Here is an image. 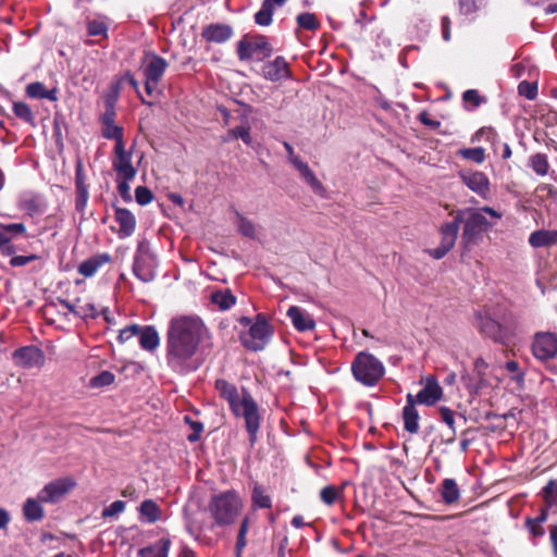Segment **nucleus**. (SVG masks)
Instances as JSON below:
<instances>
[{"instance_id":"nucleus-5","label":"nucleus","mask_w":557,"mask_h":557,"mask_svg":"<svg viewBox=\"0 0 557 557\" xmlns=\"http://www.w3.org/2000/svg\"><path fill=\"white\" fill-rule=\"evenodd\" d=\"M208 329L198 317L182 315L170 321L168 336L176 337L183 342L198 345L207 336Z\"/></svg>"},{"instance_id":"nucleus-33","label":"nucleus","mask_w":557,"mask_h":557,"mask_svg":"<svg viewBox=\"0 0 557 557\" xmlns=\"http://www.w3.org/2000/svg\"><path fill=\"white\" fill-rule=\"evenodd\" d=\"M139 515L141 521L154 523L160 519L161 510L156 502L146 499L140 504Z\"/></svg>"},{"instance_id":"nucleus-42","label":"nucleus","mask_w":557,"mask_h":557,"mask_svg":"<svg viewBox=\"0 0 557 557\" xmlns=\"http://www.w3.org/2000/svg\"><path fill=\"white\" fill-rule=\"evenodd\" d=\"M115 380V375L110 371H102L92 376L89 381V386L92 388H101L111 385Z\"/></svg>"},{"instance_id":"nucleus-27","label":"nucleus","mask_w":557,"mask_h":557,"mask_svg":"<svg viewBox=\"0 0 557 557\" xmlns=\"http://www.w3.org/2000/svg\"><path fill=\"white\" fill-rule=\"evenodd\" d=\"M110 261V256L107 253H101L94 256L87 260H84L78 265V273L82 274L85 277H91L94 276L97 271L102 267L103 264L108 263Z\"/></svg>"},{"instance_id":"nucleus-35","label":"nucleus","mask_w":557,"mask_h":557,"mask_svg":"<svg viewBox=\"0 0 557 557\" xmlns=\"http://www.w3.org/2000/svg\"><path fill=\"white\" fill-rule=\"evenodd\" d=\"M25 225L22 223L0 224V247L8 245L12 237L25 232Z\"/></svg>"},{"instance_id":"nucleus-64","label":"nucleus","mask_w":557,"mask_h":557,"mask_svg":"<svg viewBox=\"0 0 557 557\" xmlns=\"http://www.w3.org/2000/svg\"><path fill=\"white\" fill-rule=\"evenodd\" d=\"M442 34L444 40L448 41L450 39V20L447 16L442 18Z\"/></svg>"},{"instance_id":"nucleus-14","label":"nucleus","mask_w":557,"mask_h":557,"mask_svg":"<svg viewBox=\"0 0 557 557\" xmlns=\"http://www.w3.org/2000/svg\"><path fill=\"white\" fill-rule=\"evenodd\" d=\"M442 240L438 247L428 249L426 252L435 260L444 258L455 246L457 228L455 223H445L441 227Z\"/></svg>"},{"instance_id":"nucleus-26","label":"nucleus","mask_w":557,"mask_h":557,"mask_svg":"<svg viewBox=\"0 0 557 557\" xmlns=\"http://www.w3.org/2000/svg\"><path fill=\"white\" fill-rule=\"evenodd\" d=\"M171 547V540L162 537L157 542L147 545L138 550V557H168Z\"/></svg>"},{"instance_id":"nucleus-50","label":"nucleus","mask_w":557,"mask_h":557,"mask_svg":"<svg viewBox=\"0 0 557 557\" xmlns=\"http://www.w3.org/2000/svg\"><path fill=\"white\" fill-rule=\"evenodd\" d=\"M135 198L140 206H145L152 201L153 196L147 187L138 186L135 189Z\"/></svg>"},{"instance_id":"nucleus-25","label":"nucleus","mask_w":557,"mask_h":557,"mask_svg":"<svg viewBox=\"0 0 557 557\" xmlns=\"http://www.w3.org/2000/svg\"><path fill=\"white\" fill-rule=\"evenodd\" d=\"M44 502L39 499V495L36 498L29 497L23 505V516L28 522H37L44 519L45 510L42 507Z\"/></svg>"},{"instance_id":"nucleus-31","label":"nucleus","mask_w":557,"mask_h":557,"mask_svg":"<svg viewBox=\"0 0 557 557\" xmlns=\"http://www.w3.org/2000/svg\"><path fill=\"white\" fill-rule=\"evenodd\" d=\"M210 300L220 310H228L236 304V297L228 288L212 292Z\"/></svg>"},{"instance_id":"nucleus-40","label":"nucleus","mask_w":557,"mask_h":557,"mask_svg":"<svg viewBox=\"0 0 557 557\" xmlns=\"http://www.w3.org/2000/svg\"><path fill=\"white\" fill-rule=\"evenodd\" d=\"M102 136L107 139H113L115 141L114 147L124 146V131L123 127L116 124L106 125L102 128Z\"/></svg>"},{"instance_id":"nucleus-46","label":"nucleus","mask_w":557,"mask_h":557,"mask_svg":"<svg viewBox=\"0 0 557 557\" xmlns=\"http://www.w3.org/2000/svg\"><path fill=\"white\" fill-rule=\"evenodd\" d=\"M460 154L462 158L472 160L475 163H482L485 159V151L481 147L462 149Z\"/></svg>"},{"instance_id":"nucleus-51","label":"nucleus","mask_w":557,"mask_h":557,"mask_svg":"<svg viewBox=\"0 0 557 557\" xmlns=\"http://www.w3.org/2000/svg\"><path fill=\"white\" fill-rule=\"evenodd\" d=\"M98 315V311L94 304L88 302L79 306L77 309V317L82 319H95Z\"/></svg>"},{"instance_id":"nucleus-29","label":"nucleus","mask_w":557,"mask_h":557,"mask_svg":"<svg viewBox=\"0 0 557 557\" xmlns=\"http://www.w3.org/2000/svg\"><path fill=\"white\" fill-rule=\"evenodd\" d=\"M109 18L103 15L88 18L86 22L87 34L92 37L108 38Z\"/></svg>"},{"instance_id":"nucleus-22","label":"nucleus","mask_w":557,"mask_h":557,"mask_svg":"<svg viewBox=\"0 0 557 557\" xmlns=\"http://www.w3.org/2000/svg\"><path fill=\"white\" fill-rule=\"evenodd\" d=\"M114 219L119 224L120 238L129 237L136 227V219L134 214L124 208H115Z\"/></svg>"},{"instance_id":"nucleus-23","label":"nucleus","mask_w":557,"mask_h":557,"mask_svg":"<svg viewBox=\"0 0 557 557\" xmlns=\"http://www.w3.org/2000/svg\"><path fill=\"white\" fill-rule=\"evenodd\" d=\"M405 430L414 434L419 430V413L416 409V399L412 394L407 395V404L403 409Z\"/></svg>"},{"instance_id":"nucleus-10","label":"nucleus","mask_w":557,"mask_h":557,"mask_svg":"<svg viewBox=\"0 0 557 557\" xmlns=\"http://www.w3.org/2000/svg\"><path fill=\"white\" fill-rule=\"evenodd\" d=\"M133 147L126 150L125 145L114 147L112 157V168L117 178L134 180L137 174V168L132 162Z\"/></svg>"},{"instance_id":"nucleus-56","label":"nucleus","mask_w":557,"mask_h":557,"mask_svg":"<svg viewBox=\"0 0 557 557\" xmlns=\"http://www.w3.org/2000/svg\"><path fill=\"white\" fill-rule=\"evenodd\" d=\"M121 82L124 84V83H127L129 86H132L135 91L137 92V95L139 96L140 100L143 103L145 104H148V106H151L150 102L146 101L144 99V97L141 96L140 91H139V85H138V82L136 81V78L134 77L133 74H131L129 72L125 73L124 76L121 78Z\"/></svg>"},{"instance_id":"nucleus-3","label":"nucleus","mask_w":557,"mask_h":557,"mask_svg":"<svg viewBox=\"0 0 557 557\" xmlns=\"http://www.w3.org/2000/svg\"><path fill=\"white\" fill-rule=\"evenodd\" d=\"M243 507L244 503L238 493L226 491L210 498L208 511L216 525L225 527L235 522Z\"/></svg>"},{"instance_id":"nucleus-2","label":"nucleus","mask_w":557,"mask_h":557,"mask_svg":"<svg viewBox=\"0 0 557 557\" xmlns=\"http://www.w3.org/2000/svg\"><path fill=\"white\" fill-rule=\"evenodd\" d=\"M485 214H488L495 220L503 218L502 212L491 207L480 209L466 208L450 213L454 219L449 223L456 224L457 233L459 232L460 223H463L461 240L465 246L470 247L479 245L483 239L484 233L494 226V223L490 222Z\"/></svg>"},{"instance_id":"nucleus-7","label":"nucleus","mask_w":557,"mask_h":557,"mask_svg":"<svg viewBox=\"0 0 557 557\" xmlns=\"http://www.w3.org/2000/svg\"><path fill=\"white\" fill-rule=\"evenodd\" d=\"M272 336V327L262 315H257L256 321L246 333L240 335L243 345L252 351L262 350Z\"/></svg>"},{"instance_id":"nucleus-30","label":"nucleus","mask_w":557,"mask_h":557,"mask_svg":"<svg viewBox=\"0 0 557 557\" xmlns=\"http://www.w3.org/2000/svg\"><path fill=\"white\" fill-rule=\"evenodd\" d=\"M26 95L34 99H48L50 101L58 100L57 89L48 90L45 85L40 82H34L27 85Z\"/></svg>"},{"instance_id":"nucleus-38","label":"nucleus","mask_w":557,"mask_h":557,"mask_svg":"<svg viewBox=\"0 0 557 557\" xmlns=\"http://www.w3.org/2000/svg\"><path fill=\"white\" fill-rule=\"evenodd\" d=\"M529 166L540 176H545L549 170L547 156L544 153H534L529 158Z\"/></svg>"},{"instance_id":"nucleus-9","label":"nucleus","mask_w":557,"mask_h":557,"mask_svg":"<svg viewBox=\"0 0 557 557\" xmlns=\"http://www.w3.org/2000/svg\"><path fill=\"white\" fill-rule=\"evenodd\" d=\"M272 49L264 37L244 38L238 42L237 54L242 61H262L270 57Z\"/></svg>"},{"instance_id":"nucleus-63","label":"nucleus","mask_w":557,"mask_h":557,"mask_svg":"<svg viewBox=\"0 0 557 557\" xmlns=\"http://www.w3.org/2000/svg\"><path fill=\"white\" fill-rule=\"evenodd\" d=\"M88 201V190H83L81 194H76V209L77 211H84Z\"/></svg>"},{"instance_id":"nucleus-11","label":"nucleus","mask_w":557,"mask_h":557,"mask_svg":"<svg viewBox=\"0 0 557 557\" xmlns=\"http://www.w3.org/2000/svg\"><path fill=\"white\" fill-rule=\"evenodd\" d=\"M75 482L70 478H61L47 483L38 493L39 499L47 504L59 503L73 487Z\"/></svg>"},{"instance_id":"nucleus-52","label":"nucleus","mask_w":557,"mask_h":557,"mask_svg":"<svg viewBox=\"0 0 557 557\" xmlns=\"http://www.w3.org/2000/svg\"><path fill=\"white\" fill-rule=\"evenodd\" d=\"M543 496L549 504L557 502V483H555V481L552 480L545 485Z\"/></svg>"},{"instance_id":"nucleus-47","label":"nucleus","mask_w":557,"mask_h":557,"mask_svg":"<svg viewBox=\"0 0 557 557\" xmlns=\"http://www.w3.org/2000/svg\"><path fill=\"white\" fill-rule=\"evenodd\" d=\"M341 492L333 485L325 486L320 493L321 500L326 505H333L338 498Z\"/></svg>"},{"instance_id":"nucleus-24","label":"nucleus","mask_w":557,"mask_h":557,"mask_svg":"<svg viewBox=\"0 0 557 557\" xmlns=\"http://www.w3.org/2000/svg\"><path fill=\"white\" fill-rule=\"evenodd\" d=\"M232 27L224 24L209 25L202 32V36L206 40L219 44L228 40L232 37Z\"/></svg>"},{"instance_id":"nucleus-37","label":"nucleus","mask_w":557,"mask_h":557,"mask_svg":"<svg viewBox=\"0 0 557 557\" xmlns=\"http://www.w3.org/2000/svg\"><path fill=\"white\" fill-rule=\"evenodd\" d=\"M273 11L272 0H263L260 10L255 14V22L260 26H269L272 23Z\"/></svg>"},{"instance_id":"nucleus-39","label":"nucleus","mask_w":557,"mask_h":557,"mask_svg":"<svg viewBox=\"0 0 557 557\" xmlns=\"http://www.w3.org/2000/svg\"><path fill=\"white\" fill-rule=\"evenodd\" d=\"M13 112L20 120L24 121L25 123L35 126L36 125V117L30 109V107L25 102H14L13 103Z\"/></svg>"},{"instance_id":"nucleus-54","label":"nucleus","mask_w":557,"mask_h":557,"mask_svg":"<svg viewBox=\"0 0 557 557\" xmlns=\"http://www.w3.org/2000/svg\"><path fill=\"white\" fill-rule=\"evenodd\" d=\"M139 331H140V327L138 325H136V324H133V325L124 327L119 333V337H117L119 342L121 344L127 342L128 339H131L135 335H138Z\"/></svg>"},{"instance_id":"nucleus-41","label":"nucleus","mask_w":557,"mask_h":557,"mask_svg":"<svg viewBox=\"0 0 557 557\" xmlns=\"http://www.w3.org/2000/svg\"><path fill=\"white\" fill-rule=\"evenodd\" d=\"M237 228L239 233L248 238H256L257 236V228L256 225L245 216L237 213Z\"/></svg>"},{"instance_id":"nucleus-32","label":"nucleus","mask_w":557,"mask_h":557,"mask_svg":"<svg viewBox=\"0 0 557 557\" xmlns=\"http://www.w3.org/2000/svg\"><path fill=\"white\" fill-rule=\"evenodd\" d=\"M139 345L143 349L152 351L160 343V337L157 330L153 326H146L140 329L139 333Z\"/></svg>"},{"instance_id":"nucleus-8","label":"nucleus","mask_w":557,"mask_h":557,"mask_svg":"<svg viewBox=\"0 0 557 557\" xmlns=\"http://www.w3.org/2000/svg\"><path fill=\"white\" fill-rule=\"evenodd\" d=\"M157 260L150 249L140 244L137 248L133 272L144 283H149L156 277Z\"/></svg>"},{"instance_id":"nucleus-21","label":"nucleus","mask_w":557,"mask_h":557,"mask_svg":"<svg viewBox=\"0 0 557 557\" xmlns=\"http://www.w3.org/2000/svg\"><path fill=\"white\" fill-rule=\"evenodd\" d=\"M263 76L271 82L288 78L290 73L285 59L276 57L274 61L267 63L263 66Z\"/></svg>"},{"instance_id":"nucleus-45","label":"nucleus","mask_w":557,"mask_h":557,"mask_svg":"<svg viewBox=\"0 0 557 557\" xmlns=\"http://www.w3.org/2000/svg\"><path fill=\"white\" fill-rule=\"evenodd\" d=\"M297 23L299 27L308 29V30H314L319 27V22L314 14L312 13H301L297 16Z\"/></svg>"},{"instance_id":"nucleus-58","label":"nucleus","mask_w":557,"mask_h":557,"mask_svg":"<svg viewBox=\"0 0 557 557\" xmlns=\"http://www.w3.org/2000/svg\"><path fill=\"white\" fill-rule=\"evenodd\" d=\"M440 413H441L442 420L449 426V429L455 434V419H454L455 413H454V411L447 407H442L440 409Z\"/></svg>"},{"instance_id":"nucleus-48","label":"nucleus","mask_w":557,"mask_h":557,"mask_svg":"<svg viewBox=\"0 0 557 557\" xmlns=\"http://www.w3.org/2000/svg\"><path fill=\"white\" fill-rule=\"evenodd\" d=\"M125 502L123 500H115L112 504H110L108 507H106L102 510V517L103 518H112L120 513H122L125 510Z\"/></svg>"},{"instance_id":"nucleus-19","label":"nucleus","mask_w":557,"mask_h":557,"mask_svg":"<svg viewBox=\"0 0 557 557\" xmlns=\"http://www.w3.org/2000/svg\"><path fill=\"white\" fill-rule=\"evenodd\" d=\"M443 395L442 387L434 377H428L425 386L414 397L416 404L432 406L441 399Z\"/></svg>"},{"instance_id":"nucleus-16","label":"nucleus","mask_w":557,"mask_h":557,"mask_svg":"<svg viewBox=\"0 0 557 557\" xmlns=\"http://www.w3.org/2000/svg\"><path fill=\"white\" fill-rule=\"evenodd\" d=\"M12 357L16 366L27 369L38 367L44 361L42 351L33 345L16 349Z\"/></svg>"},{"instance_id":"nucleus-55","label":"nucleus","mask_w":557,"mask_h":557,"mask_svg":"<svg viewBox=\"0 0 557 557\" xmlns=\"http://www.w3.org/2000/svg\"><path fill=\"white\" fill-rule=\"evenodd\" d=\"M525 525L534 539L541 537L545 534L543 524L535 522L532 518H528L525 520Z\"/></svg>"},{"instance_id":"nucleus-59","label":"nucleus","mask_w":557,"mask_h":557,"mask_svg":"<svg viewBox=\"0 0 557 557\" xmlns=\"http://www.w3.org/2000/svg\"><path fill=\"white\" fill-rule=\"evenodd\" d=\"M459 8L465 15H471L479 9L475 0H459Z\"/></svg>"},{"instance_id":"nucleus-17","label":"nucleus","mask_w":557,"mask_h":557,"mask_svg":"<svg viewBox=\"0 0 557 557\" xmlns=\"http://www.w3.org/2000/svg\"><path fill=\"white\" fill-rule=\"evenodd\" d=\"M292 164L297 169L302 180L310 186V188L315 195L320 197H325V187L318 180V177L309 168L307 162H304L299 157H293Z\"/></svg>"},{"instance_id":"nucleus-4","label":"nucleus","mask_w":557,"mask_h":557,"mask_svg":"<svg viewBox=\"0 0 557 557\" xmlns=\"http://www.w3.org/2000/svg\"><path fill=\"white\" fill-rule=\"evenodd\" d=\"M351 373L357 382L372 387L379 383L385 373L384 364L370 352H358L351 363Z\"/></svg>"},{"instance_id":"nucleus-36","label":"nucleus","mask_w":557,"mask_h":557,"mask_svg":"<svg viewBox=\"0 0 557 557\" xmlns=\"http://www.w3.org/2000/svg\"><path fill=\"white\" fill-rule=\"evenodd\" d=\"M251 502H252V506L255 508L264 509V508H271V506H272V500H271L270 495H268L265 493L264 487L259 484H255V486L252 488Z\"/></svg>"},{"instance_id":"nucleus-43","label":"nucleus","mask_w":557,"mask_h":557,"mask_svg":"<svg viewBox=\"0 0 557 557\" xmlns=\"http://www.w3.org/2000/svg\"><path fill=\"white\" fill-rule=\"evenodd\" d=\"M518 92L520 96L525 97L528 100H533L537 96V83L522 81L518 85Z\"/></svg>"},{"instance_id":"nucleus-34","label":"nucleus","mask_w":557,"mask_h":557,"mask_svg":"<svg viewBox=\"0 0 557 557\" xmlns=\"http://www.w3.org/2000/svg\"><path fill=\"white\" fill-rule=\"evenodd\" d=\"M441 496L445 504H454L460 498V490L454 479H444L441 485Z\"/></svg>"},{"instance_id":"nucleus-44","label":"nucleus","mask_w":557,"mask_h":557,"mask_svg":"<svg viewBox=\"0 0 557 557\" xmlns=\"http://www.w3.org/2000/svg\"><path fill=\"white\" fill-rule=\"evenodd\" d=\"M533 71H535L534 66L527 59L521 62L512 64L510 67V72L512 76L516 78L523 76L525 73H528V75L532 77Z\"/></svg>"},{"instance_id":"nucleus-20","label":"nucleus","mask_w":557,"mask_h":557,"mask_svg":"<svg viewBox=\"0 0 557 557\" xmlns=\"http://www.w3.org/2000/svg\"><path fill=\"white\" fill-rule=\"evenodd\" d=\"M146 65L144 67V75H145V78H148L150 81H154V82H158L161 79V77L163 76L166 67H168V62L157 55V54H148L146 57Z\"/></svg>"},{"instance_id":"nucleus-13","label":"nucleus","mask_w":557,"mask_h":557,"mask_svg":"<svg viewBox=\"0 0 557 557\" xmlns=\"http://www.w3.org/2000/svg\"><path fill=\"white\" fill-rule=\"evenodd\" d=\"M475 319L481 333L496 342L503 339V326L490 308L478 311Z\"/></svg>"},{"instance_id":"nucleus-57","label":"nucleus","mask_w":557,"mask_h":557,"mask_svg":"<svg viewBox=\"0 0 557 557\" xmlns=\"http://www.w3.org/2000/svg\"><path fill=\"white\" fill-rule=\"evenodd\" d=\"M505 368L507 371L513 373L512 380L518 383H521L524 377V373L520 371L519 363L515 360H510L506 362Z\"/></svg>"},{"instance_id":"nucleus-60","label":"nucleus","mask_w":557,"mask_h":557,"mask_svg":"<svg viewBox=\"0 0 557 557\" xmlns=\"http://www.w3.org/2000/svg\"><path fill=\"white\" fill-rule=\"evenodd\" d=\"M116 181H117V191L121 195V197L123 199H125V200H131L129 182L132 180H125V178H117L116 177Z\"/></svg>"},{"instance_id":"nucleus-6","label":"nucleus","mask_w":557,"mask_h":557,"mask_svg":"<svg viewBox=\"0 0 557 557\" xmlns=\"http://www.w3.org/2000/svg\"><path fill=\"white\" fill-rule=\"evenodd\" d=\"M166 364L178 374H187L196 371L201 361L197 357V349L166 341Z\"/></svg>"},{"instance_id":"nucleus-49","label":"nucleus","mask_w":557,"mask_h":557,"mask_svg":"<svg viewBox=\"0 0 557 557\" xmlns=\"http://www.w3.org/2000/svg\"><path fill=\"white\" fill-rule=\"evenodd\" d=\"M185 421L190 425L193 432L187 435V440L191 443L197 442L203 431V425L199 421H193L189 417H185Z\"/></svg>"},{"instance_id":"nucleus-18","label":"nucleus","mask_w":557,"mask_h":557,"mask_svg":"<svg viewBox=\"0 0 557 557\" xmlns=\"http://www.w3.org/2000/svg\"><path fill=\"white\" fill-rule=\"evenodd\" d=\"M287 317L290 319L294 327L299 332L311 331L315 327L313 317L300 307H289L287 310Z\"/></svg>"},{"instance_id":"nucleus-53","label":"nucleus","mask_w":557,"mask_h":557,"mask_svg":"<svg viewBox=\"0 0 557 557\" xmlns=\"http://www.w3.org/2000/svg\"><path fill=\"white\" fill-rule=\"evenodd\" d=\"M462 99L467 103H472L473 108H478L484 101V98H482L475 89L466 90L462 95Z\"/></svg>"},{"instance_id":"nucleus-12","label":"nucleus","mask_w":557,"mask_h":557,"mask_svg":"<svg viewBox=\"0 0 557 557\" xmlns=\"http://www.w3.org/2000/svg\"><path fill=\"white\" fill-rule=\"evenodd\" d=\"M532 351L536 359L548 360L557 354V336L550 332H540L534 335Z\"/></svg>"},{"instance_id":"nucleus-28","label":"nucleus","mask_w":557,"mask_h":557,"mask_svg":"<svg viewBox=\"0 0 557 557\" xmlns=\"http://www.w3.org/2000/svg\"><path fill=\"white\" fill-rule=\"evenodd\" d=\"M529 244L533 248L548 247L557 244V231L539 230L530 234Z\"/></svg>"},{"instance_id":"nucleus-15","label":"nucleus","mask_w":557,"mask_h":557,"mask_svg":"<svg viewBox=\"0 0 557 557\" xmlns=\"http://www.w3.org/2000/svg\"><path fill=\"white\" fill-rule=\"evenodd\" d=\"M462 183L478 194L480 197L486 199L490 195V181L483 172L466 171L460 173Z\"/></svg>"},{"instance_id":"nucleus-1","label":"nucleus","mask_w":557,"mask_h":557,"mask_svg":"<svg viewBox=\"0 0 557 557\" xmlns=\"http://www.w3.org/2000/svg\"><path fill=\"white\" fill-rule=\"evenodd\" d=\"M215 388L220 396L228 403L232 412L236 417L245 419L249 441L253 444L260 428V414L252 396L246 389H243L242 395H239L236 386L223 379L215 381Z\"/></svg>"},{"instance_id":"nucleus-61","label":"nucleus","mask_w":557,"mask_h":557,"mask_svg":"<svg viewBox=\"0 0 557 557\" xmlns=\"http://www.w3.org/2000/svg\"><path fill=\"white\" fill-rule=\"evenodd\" d=\"M235 132L236 139L240 138L248 146L252 144V137L250 135V128L248 126H237L235 127Z\"/></svg>"},{"instance_id":"nucleus-62","label":"nucleus","mask_w":557,"mask_h":557,"mask_svg":"<svg viewBox=\"0 0 557 557\" xmlns=\"http://www.w3.org/2000/svg\"><path fill=\"white\" fill-rule=\"evenodd\" d=\"M115 112L112 106H108L104 114L101 117L102 126L114 124Z\"/></svg>"}]
</instances>
